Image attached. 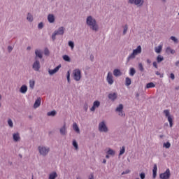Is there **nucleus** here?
Segmentation results:
<instances>
[{
    "label": "nucleus",
    "instance_id": "1",
    "mask_svg": "<svg viewBox=\"0 0 179 179\" xmlns=\"http://www.w3.org/2000/svg\"><path fill=\"white\" fill-rule=\"evenodd\" d=\"M86 23L93 31L99 30V26L97 24L96 20L92 16L90 15L87 17Z\"/></svg>",
    "mask_w": 179,
    "mask_h": 179
},
{
    "label": "nucleus",
    "instance_id": "2",
    "mask_svg": "<svg viewBox=\"0 0 179 179\" xmlns=\"http://www.w3.org/2000/svg\"><path fill=\"white\" fill-rule=\"evenodd\" d=\"M142 53V47L141 45H138L137 48L133 50L132 53L128 57V59H134L136 57Z\"/></svg>",
    "mask_w": 179,
    "mask_h": 179
},
{
    "label": "nucleus",
    "instance_id": "3",
    "mask_svg": "<svg viewBox=\"0 0 179 179\" xmlns=\"http://www.w3.org/2000/svg\"><path fill=\"white\" fill-rule=\"evenodd\" d=\"M64 34V27H60L57 30L55 31V32L52 35V38L53 41L56 39V36L63 35Z\"/></svg>",
    "mask_w": 179,
    "mask_h": 179
},
{
    "label": "nucleus",
    "instance_id": "4",
    "mask_svg": "<svg viewBox=\"0 0 179 179\" xmlns=\"http://www.w3.org/2000/svg\"><path fill=\"white\" fill-rule=\"evenodd\" d=\"M73 79L76 81L80 80L82 76H81V71L80 70H79V69H76L75 70H73Z\"/></svg>",
    "mask_w": 179,
    "mask_h": 179
},
{
    "label": "nucleus",
    "instance_id": "5",
    "mask_svg": "<svg viewBox=\"0 0 179 179\" xmlns=\"http://www.w3.org/2000/svg\"><path fill=\"white\" fill-rule=\"evenodd\" d=\"M164 113L168 119V122H169L170 127H173V117L170 115V110H164Z\"/></svg>",
    "mask_w": 179,
    "mask_h": 179
},
{
    "label": "nucleus",
    "instance_id": "6",
    "mask_svg": "<svg viewBox=\"0 0 179 179\" xmlns=\"http://www.w3.org/2000/svg\"><path fill=\"white\" fill-rule=\"evenodd\" d=\"M38 151L41 155L45 156L50 152V148H47L43 146H42V147L40 146V147H38Z\"/></svg>",
    "mask_w": 179,
    "mask_h": 179
},
{
    "label": "nucleus",
    "instance_id": "7",
    "mask_svg": "<svg viewBox=\"0 0 179 179\" xmlns=\"http://www.w3.org/2000/svg\"><path fill=\"white\" fill-rule=\"evenodd\" d=\"M171 175V174L170 173V169H168L164 173H161L159 175V178L160 179H169Z\"/></svg>",
    "mask_w": 179,
    "mask_h": 179
},
{
    "label": "nucleus",
    "instance_id": "8",
    "mask_svg": "<svg viewBox=\"0 0 179 179\" xmlns=\"http://www.w3.org/2000/svg\"><path fill=\"white\" fill-rule=\"evenodd\" d=\"M99 130L101 132H108V129L105 122H102L99 124Z\"/></svg>",
    "mask_w": 179,
    "mask_h": 179
},
{
    "label": "nucleus",
    "instance_id": "9",
    "mask_svg": "<svg viewBox=\"0 0 179 179\" xmlns=\"http://www.w3.org/2000/svg\"><path fill=\"white\" fill-rule=\"evenodd\" d=\"M106 81L109 85H113L114 83L113 73H110V71H109L107 74Z\"/></svg>",
    "mask_w": 179,
    "mask_h": 179
},
{
    "label": "nucleus",
    "instance_id": "10",
    "mask_svg": "<svg viewBox=\"0 0 179 179\" xmlns=\"http://www.w3.org/2000/svg\"><path fill=\"white\" fill-rule=\"evenodd\" d=\"M100 106H101L100 101H94V102H93V106L90 108V111L94 112L96 110V108H99Z\"/></svg>",
    "mask_w": 179,
    "mask_h": 179
},
{
    "label": "nucleus",
    "instance_id": "11",
    "mask_svg": "<svg viewBox=\"0 0 179 179\" xmlns=\"http://www.w3.org/2000/svg\"><path fill=\"white\" fill-rule=\"evenodd\" d=\"M129 2L131 4H135L136 6H143L144 1L143 0H129Z\"/></svg>",
    "mask_w": 179,
    "mask_h": 179
},
{
    "label": "nucleus",
    "instance_id": "12",
    "mask_svg": "<svg viewBox=\"0 0 179 179\" xmlns=\"http://www.w3.org/2000/svg\"><path fill=\"white\" fill-rule=\"evenodd\" d=\"M32 68L34 71H39L41 68L40 62H38V60H36V62H34V64L32 65Z\"/></svg>",
    "mask_w": 179,
    "mask_h": 179
},
{
    "label": "nucleus",
    "instance_id": "13",
    "mask_svg": "<svg viewBox=\"0 0 179 179\" xmlns=\"http://www.w3.org/2000/svg\"><path fill=\"white\" fill-rule=\"evenodd\" d=\"M62 68V64H59V66H57L53 70H49L48 73L50 75H54L57 72L59 71V70Z\"/></svg>",
    "mask_w": 179,
    "mask_h": 179
},
{
    "label": "nucleus",
    "instance_id": "14",
    "mask_svg": "<svg viewBox=\"0 0 179 179\" xmlns=\"http://www.w3.org/2000/svg\"><path fill=\"white\" fill-rule=\"evenodd\" d=\"M163 50V44H160L155 48V51L157 54H160Z\"/></svg>",
    "mask_w": 179,
    "mask_h": 179
},
{
    "label": "nucleus",
    "instance_id": "15",
    "mask_svg": "<svg viewBox=\"0 0 179 179\" xmlns=\"http://www.w3.org/2000/svg\"><path fill=\"white\" fill-rule=\"evenodd\" d=\"M108 99L114 101L117 99V94L116 92H113V94H109Z\"/></svg>",
    "mask_w": 179,
    "mask_h": 179
},
{
    "label": "nucleus",
    "instance_id": "16",
    "mask_svg": "<svg viewBox=\"0 0 179 179\" xmlns=\"http://www.w3.org/2000/svg\"><path fill=\"white\" fill-rule=\"evenodd\" d=\"M41 98H37V99L34 102V108H37L41 106Z\"/></svg>",
    "mask_w": 179,
    "mask_h": 179
},
{
    "label": "nucleus",
    "instance_id": "17",
    "mask_svg": "<svg viewBox=\"0 0 179 179\" xmlns=\"http://www.w3.org/2000/svg\"><path fill=\"white\" fill-rule=\"evenodd\" d=\"M48 20L50 23H54L55 21V17L53 14H49L48 15Z\"/></svg>",
    "mask_w": 179,
    "mask_h": 179
},
{
    "label": "nucleus",
    "instance_id": "18",
    "mask_svg": "<svg viewBox=\"0 0 179 179\" xmlns=\"http://www.w3.org/2000/svg\"><path fill=\"white\" fill-rule=\"evenodd\" d=\"M157 175V165L155 164L152 169V178H156V176Z\"/></svg>",
    "mask_w": 179,
    "mask_h": 179
},
{
    "label": "nucleus",
    "instance_id": "19",
    "mask_svg": "<svg viewBox=\"0 0 179 179\" xmlns=\"http://www.w3.org/2000/svg\"><path fill=\"white\" fill-rule=\"evenodd\" d=\"M28 90V87L27 85H22V87H20V92L22 93V94H26V92H27Z\"/></svg>",
    "mask_w": 179,
    "mask_h": 179
},
{
    "label": "nucleus",
    "instance_id": "20",
    "mask_svg": "<svg viewBox=\"0 0 179 179\" xmlns=\"http://www.w3.org/2000/svg\"><path fill=\"white\" fill-rule=\"evenodd\" d=\"M131 83H132L131 78H129V77H126V78H125V85L129 87L131 85Z\"/></svg>",
    "mask_w": 179,
    "mask_h": 179
},
{
    "label": "nucleus",
    "instance_id": "21",
    "mask_svg": "<svg viewBox=\"0 0 179 179\" xmlns=\"http://www.w3.org/2000/svg\"><path fill=\"white\" fill-rule=\"evenodd\" d=\"M113 75L115 77H118V76H122V73H121L120 70H118V69H115L113 71Z\"/></svg>",
    "mask_w": 179,
    "mask_h": 179
},
{
    "label": "nucleus",
    "instance_id": "22",
    "mask_svg": "<svg viewBox=\"0 0 179 179\" xmlns=\"http://www.w3.org/2000/svg\"><path fill=\"white\" fill-rule=\"evenodd\" d=\"M166 52L167 54L173 55L174 53H176V50H174V49H171V48H170V47H167L166 49Z\"/></svg>",
    "mask_w": 179,
    "mask_h": 179
},
{
    "label": "nucleus",
    "instance_id": "23",
    "mask_svg": "<svg viewBox=\"0 0 179 179\" xmlns=\"http://www.w3.org/2000/svg\"><path fill=\"white\" fill-rule=\"evenodd\" d=\"M13 141L17 142L20 139V136L19 134H14L13 135Z\"/></svg>",
    "mask_w": 179,
    "mask_h": 179
},
{
    "label": "nucleus",
    "instance_id": "24",
    "mask_svg": "<svg viewBox=\"0 0 179 179\" xmlns=\"http://www.w3.org/2000/svg\"><path fill=\"white\" fill-rule=\"evenodd\" d=\"M35 54H36V56L39 57L40 59H42L43 58V55H42V52H41V50H35Z\"/></svg>",
    "mask_w": 179,
    "mask_h": 179
},
{
    "label": "nucleus",
    "instance_id": "25",
    "mask_svg": "<svg viewBox=\"0 0 179 179\" xmlns=\"http://www.w3.org/2000/svg\"><path fill=\"white\" fill-rule=\"evenodd\" d=\"M73 129L76 133H80V129L76 123H73Z\"/></svg>",
    "mask_w": 179,
    "mask_h": 179
},
{
    "label": "nucleus",
    "instance_id": "26",
    "mask_svg": "<svg viewBox=\"0 0 179 179\" xmlns=\"http://www.w3.org/2000/svg\"><path fill=\"white\" fill-rule=\"evenodd\" d=\"M163 61H164V57H163V56H162V55H158V56L157 57V62L160 63Z\"/></svg>",
    "mask_w": 179,
    "mask_h": 179
},
{
    "label": "nucleus",
    "instance_id": "27",
    "mask_svg": "<svg viewBox=\"0 0 179 179\" xmlns=\"http://www.w3.org/2000/svg\"><path fill=\"white\" fill-rule=\"evenodd\" d=\"M57 177H58L57 173L55 172H53L50 174L49 179H56V178H57Z\"/></svg>",
    "mask_w": 179,
    "mask_h": 179
},
{
    "label": "nucleus",
    "instance_id": "28",
    "mask_svg": "<svg viewBox=\"0 0 179 179\" xmlns=\"http://www.w3.org/2000/svg\"><path fill=\"white\" fill-rule=\"evenodd\" d=\"M35 80H29V87L31 89H34V86H35Z\"/></svg>",
    "mask_w": 179,
    "mask_h": 179
},
{
    "label": "nucleus",
    "instance_id": "29",
    "mask_svg": "<svg viewBox=\"0 0 179 179\" xmlns=\"http://www.w3.org/2000/svg\"><path fill=\"white\" fill-rule=\"evenodd\" d=\"M123 109H124V106H123V105H122V103H120L119 105V106H117V108H116V111L120 113V112L123 111Z\"/></svg>",
    "mask_w": 179,
    "mask_h": 179
},
{
    "label": "nucleus",
    "instance_id": "30",
    "mask_svg": "<svg viewBox=\"0 0 179 179\" xmlns=\"http://www.w3.org/2000/svg\"><path fill=\"white\" fill-rule=\"evenodd\" d=\"M27 20L29 22H33V20H34L33 15H32L31 13H28V14H27Z\"/></svg>",
    "mask_w": 179,
    "mask_h": 179
},
{
    "label": "nucleus",
    "instance_id": "31",
    "mask_svg": "<svg viewBox=\"0 0 179 179\" xmlns=\"http://www.w3.org/2000/svg\"><path fill=\"white\" fill-rule=\"evenodd\" d=\"M136 71L135 69H134V67H131V68L130 69L129 75H130L131 76H134L136 74Z\"/></svg>",
    "mask_w": 179,
    "mask_h": 179
},
{
    "label": "nucleus",
    "instance_id": "32",
    "mask_svg": "<svg viewBox=\"0 0 179 179\" xmlns=\"http://www.w3.org/2000/svg\"><path fill=\"white\" fill-rule=\"evenodd\" d=\"M156 87V85H155V84L153 83H148L147 85H146V88L148 89H150V88H153Z\"/></svg>",
    "mask_w": 179,
    "mask_h": 179
},
{
    "label": "nucleus",
    "instance_id": "33",
    "mask_svg": "<svg viewBox=\"0 0 179 179\" xmlns=\"http://www.w3.org/2000/svg\"><path fill=\"white\" fill-rule=\"evenodd\" d=\"M60 133L62 135L66 134V125H64V127L62 129H60Z\"/></svg>",
    "mask_w": 179,
    "mask_h": 179
},
{
    "label": "nucleus",
    "instance_id": "34",
    "mask_svg": "<svg viewBox=\"0 0 179 179\" xmlns=\"http://www.w3.org/2000/svg\"><path fill=\"white\" fill-rule=\"evenodd\" d=\"M107 154L108 155H112V156H114L115 155V152L113 150H111V149H108V152H107Z\"/></svg>",
    "mask_w": 179,
    "mask_h": 179
},
{
    "label": "nucleus",
    "instance_id": "35",
    "mask_svg": "<svg viewBox=\"0 0 179 179\" xmlns=\"http://www.w3.org/2000/svg\"><path fill=\"white\" fill-rule=\"evenodd\" d=\"M63 59L66 62H71V59L69 57V56H68L67 55H64L63 56Z\"/></svg>",
    "mask_w": 179,
    "mask_h": 179
},
{
    "label": "nucleus",
    "instance_id": "36",
    "mask_svg": "<svg viewBox=\"0 0 179 179\" xmlns=\"http://www.w3.org/2000/svg\"><path fill=\"white\" fill-rule=\"evenodd\" d=\"M56 114H57V112L55 110H53V111H51V112H48L47 113V115L48 116H55V115H56Z\"/></svg>",
    "mask_w": 179,
    "mask_h": 179
},
{
    "label": "nucleus",
    "instance_id": "37",
    "mask_svg": "<svg viewBox=\"0 0 179 179\" xmlns=\"http://www.w3.org/2000/svg\"><path fill=\"white\" fill-rule=\"evenodd\" d=\"M124 153H125V147L123 146V147H122V148H121V150L120 151L119 156H122Z\"/></svg>",
    "mask_w": 179,
    "mask_h": 179
},
{
    "label": "nucleus",
    "instance_id": "38",
    "mask_svg": "<svg viewBox=\"0 0 179 179\" xmlns=\"http://www.w3.org/2000/svg\"><path fill=\"white\" fill-rule=\"evenodd\" d=\"M138 69H139L140 71H141V72L144 71V67H143V65L142 63L138 64Z\"/></svg>",
    "mask_w": 179,
    "mask_h": 179
},
{
    "label": "nucleus",
    "instance_id": "39",
    "mask_svg": "<svg viewBox=\"0 0 179 179\" xmlns=\"http://www.w3.org/2000/svg\"><path fill=\"white\" fill-rule=\"evenodd\" d=\"M73 146L75 148L76 150H78V144L76 141H73Z\"/></svg>",
    "mask_w": 179,
    "mask_h": 179
},
{
    "label": "nucleus",
    "instance_id": "40",
    "mask_svg": "<svg viewBox=\"0 0 179 179\" xmlns=\"http://www.w3.org/2000/svg\"><path fill=\"white\" fill-rule=\"evenodd\" d=\"M69 45L71 47L72 50L74 48V42L72 41H69Z\"/></svg>",
    "mask_w": 179,
    "mask_h": 179
},
{
    "label": "nucleus",
    "instance_id": "41",
    "mask_svg": "<svg viewBox=\"0 0 179 179\" xmlns=\"http://www.w3.org/2000/svg\"><path fill=\"white\" fill-rule=\"evenodd\" d=\"M140 178H141V179H145V178H146L145 173H141L140 174ZM136 179H140V178H136Z\"/></svg>",
    "mask_w": 179,
    "mask_h": 179
},
{
    "label": "nucleus",
    "instance_id": "42",
    "mask_svg": "<svg viewBox=\"0 0 179 179\" xmlns=\"http://www.w3.org/2000/svg\"><path fill=\"white\" fill-rule=\"evenodd\" d=\"M171 146V144H170V142H167L166 143H164V147L166 148L169 149Z\"/></svg>",
    "mask_w": 179,
    "mask_h": 179
},
{
    "label": "nucleus",
    "instance_id": "43",
    "mask_svg": "<svg viewBox=\"0 0 179 179\" xmlns=\"http://www.w3.org/2000/svg\"><path fill=\"white\" fill-rule=\"evenodd\" d=\"M8 124L9 125L10 127H13V123L12 120L9 119L8 120Z\"/></svg>",
    "mask_w": 179,
    "mask_h": 179
},
{
    "label": "nucleus",
    "instance_id": "44",
    "mask_svg": "<svg viewBox=\"0 0 179 179\" xmlns=\"http://www.w3.org/2000/svg\"><path fill=\"white\" fill-rule=\"evenodd\" d=\"M171 40H172L175 43H178V40L177 39V38H176V36H171Z\"/></svg>",
    "mask_w": 179,
    "mask_h": 179
},
{
    "label": "nucleus",
    "instance_id": "45",
    "mask_svg": "<svg viewBox=\"0 0 179 179\" xmlns=\"http://www.w3.org/2000/svg\"><path fill=\"white\" fill-rule=\"evenodd\" d=\"M44 55H50V50H49L48 48H45V49L44 50Z\"/></svg>",
    "mask_w": 179,
    "mask_h": 179
},
{
    "label": "nucleus",
    "instance_id": "46",
    "mask_svg": "<svg viewBox=\"0 0 179 179\" xmlns=\"http://www.w3.org/2000/svg\"><path fill=\"white\" fill-rule=\"evenodd\" d=\"M70 76H71L70 71H67L66 78L69 83H70Z\"/></svg>",
    "mask_w": 179,
    "mask_h": 179
},
{
    "label": "nucleus",
    "instance_id": "47",
    "mask_svg": "<svg viewBox=\"0 0 179 179\" xmlns=\"http://www.w3.org/2000/svg\"><path fill=\"white\" fill-rule=\"evenodd\" d=\"M128 31V25H125L123 31V34H126Z\"/></svg>",
    "mask_w": 179,
    "mask_h": 179
},
{
    "label": "nucleus",
    "instance_id": "48",
    "mask_svg": "<svg viewBox=\"0 0 179 179\" xmlns=\"http://www.w3.org/2000/svg\"><path fill=\"white\" fill-rule=\"evenodd\" d=\"M170 78H171L172 80H174V79H176V76H174L173 73H171Z\"/></svg>",
    "mask_w": 179,
    "mask_h": 179
},
{
    "label": "nucleus",
    "instance_id": "49",
    "mask_svg": "<svg viewBox=\"0 0 179 179\" xmlns=\"http://www.w3.org/2000/svg\"><path fill=\"white\" fill-rule=\"evenodd\" d=\"M43 22H40V23L38 24V28L39 29H43Z\"/></svg>",
    "mask_w": 179,
    "mask_h": 179
},
{
    "label": "nucleus",
    "instance_id": "50",
    "mask_svg": "<svg viewBox=\"0 0 179 179\" xmlns=\"http://www.w3.org/2000/svg\"><path fill=\"white\" fill-rule=\"evenodd\" d=\"M152 65H153V66H154L155 69H157L158 67H157V62H153Z\"/></svg>",
    "mask_w": 179,
    "mask_h": 179
},
{
    "label": "nucleus",
    "instance_id": "51",
    "mask_svg": "<svg viewBox=\"0 0 179 179\" xmlns=\"http://www.w3.org/2000/svg\"><path fill=\"white\" fill-rule=\"evenodd\" d=\"M119 115L121 117H125V114H124L123 110L121 112H119Z\"/></svg>",
    "mask_w": 179,
    "mask_h": 179
},
{
    "label": "nucleus",
    "instance_id": "52",
    "mask_svg": "<svg viewBox=\"0 0 179 179\" xmlns=\"http://www.w3.org/2000/svg\"><path fill=\"white\" fill-rule=\"evenodd\" d=\"M131 171L129 170H127L126 171L122 173V175H125L129 173Z\"/></svg>",
    "mask_w": 179,
    "mask_h": 179
},
{
    "label": "nucleus",
    "instance_id": "53",
    "mask_svg": "<svg viewBox=\"0 0 179 179\" xmlns=\"http://www.w3.org/2000/svg\"><path fill=\"white\" fill-rule=\"evenodd\" d=\"M8 50L9 52H10L13 50V47L12 46H8Z\"/></svg>",
    "mask_w": 179,
    "mask_h": 179
},
{
    "label": "nucleus",
    "instance_id": "54",
    "mask_svg": "<svg viewBox=\"0 0 179 179\" xmlns=\"http://www.w3.org/2000/svg\"><path fill=\"white\" fill-rule=\"evenodd\" d=\"M89 179H94V174H93V173H92V174L90 176Z\"/></svg>",
    "mask_w": 179,
    "mask_h": 179
},
{
    "label": "nucleus",
    "instance_id": "55",
    "mask_svg": "<svg viewBox=\"0 0 179 179\" xmlns=\"http://www.w3.org/2000/svg\"><path fill=\"white\" fill-rule=\"evenodd\" d=\"M176 66H179V60H178V62H176Z\"/></svg>",
    "mask_w": 179,
    "mask_h": 179
},
{
    "label": "nucleus",
    "instance_id": "56",
    "mask_svg": "<svg viewBox=\"0 0 179 179\" xmlns=\"http://www.w3.org/2000/svg\"><path fill=\"white\" fill-rule=\"evenodd\" d=\"M150 62H150V59H147V63H148V64H150Z\"/></svg>",
    "mask_w": 179,
    "mask_h": 179
},
{
    "label": "nucleus",
    "instance_id": "57",
    "mask_svg": "<svg viewBox=\"0 0 179 179\" xmlns=\"http://www.w3.org/2000/svg\"><path fill=\"white\" fill-rule=\"evenodd\" d=\"M155 74H156L157 76L160 75V73H159V71H156Z\"/></svg>",
    "mask_w": 179,
    "mask_h": 179
},
{
    "label": "nucleus",
    "instance_id": "58",
    "mask_svg": "<svg viewBox=\"0 0 179 179\" xmlns=\"http://www.w3.org/2000/svg\"><path fill=\"white\" fill-rule=\"evenodd\" d=\"M106 158L109 159V158H110L109 155H106Z\"/></svg>",
    "mask_w": 179,
    "mask_h": 179
},
{
    "label": "nucleus",
    "instance_id": "59",
    "mask_svg": "<svg viewBox=\"0 0 179 179\" xmlns=\"http://www.w3.org/2000/svg\"><path fill=\"white\" fill-rule=\"evenodd\" d=\"M27 50H31V47H30V46H28V47H27Z\"/></svg>",
    "mask_w": 179,
    "mask_h": 179
},
{
    "label": "nucleus",
    "instance_id": "60",
    "mask_svg": "<svg viewBox=\"0 0 179 179\" xmlns=\"http://www.w3.org/2000/svg\"><path fill=\"white\" fill-rule=\"evenodd\" d=\"M103 163L106 164V159H103Z\"/></svg>",
    "mask_w": 179,
    "mask_h": 179
},
{
    "label": "nucleus",
    "instance_id": "61",
    "mask_svg": "<svg viewBox=\"0 0 179 179\" xmlns=\"http://www.w3.org/2000/svg\"><path fill=\"white\" fill-rule=\"evenodd\" d=\"M1 99H2V96H1V95L0 94V100H1Z\"/></svg>",
    "mask_w": 179,
    "mask_h": 179
},
{
    "label": "nucleus",
    "instance_id": "62",
    "mask_svg": "<svg viewBox=\"0 0 179 179\" xmlns=\"http://www.w3.org/2000/svg\"><path fill=\"white\" fill-rule=\"evenodd\" d=\"M77 179H81L80 177H78Z\"/></svg>",
    "mask_w": 179,
    "mask_h": 179
},
{
    "label": "nucleus",
    "instance_id": "63",
    "mask_svg": "<svg viewBox=\"0 0 179 179\" xmlns=\"http://www.w3.org/2000/svg\"><path fill=\"white\" fill-rule=\"evenodd\" d=\"M0 107H1V103H0Z\"/></svg>",
    "mask_w": 179,
    "mask_h": 179
},
{
    "label": "nucleus",
    "instance_id": "64",
    "mask_svg": "<svg viewBox=\"0 0 179 179\" xmlns=\"http://www.w3.org/2000/svg\"><path fill=\"white\" fill-rule=\"evenodd\" d=\"M31 179H34V178H31Z\"/></svg>",
    "mask_w": 179,
    "mask_h": 179
}]
</instances>
